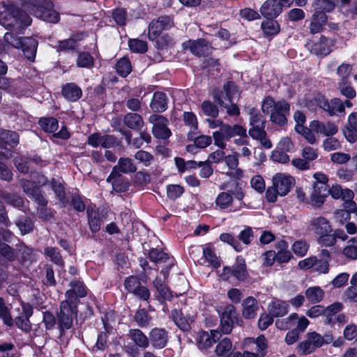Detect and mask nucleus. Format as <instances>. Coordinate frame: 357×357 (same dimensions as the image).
Instances as JSON below:
<instances>
[{
	"label": "nucleus",
	"mask_w": 357,
	"mask_h": 357,
	"mask_svg": "<svg viewBox=\"0 0 357 357\" xmlns=\"http://www.w3.org/2000/svg\"><path fill=\"white\" fill-rule=\"evenodd\" d=\"M31 23V18L25 11L12 3L3 2L0 8V24L4 28L22 33Z\"/></svg>",
	"instance_id": "nucleus-1"
},
{
	"label": "nucleus",
	"mask_w": 357,
	"mask_h": 357,
	"mask_svg": "<svg viewBox=\"0 0 357 357\" xmlns=\"http://www.w3.org/2000/svg\"><path fill=\"white\" fill-rule=\"evenodd\" d=\"M261 111L265 115L270 114V120L279 126L287 124V116L290 113V105L284 100L277 102L271 96L266 97L261 104Z\"/></svg>",
	"instance_id": "nucleus-2"
},
{
	"label": "nucleus",
	"mask_w": 357,
	"mask_h": 357,
	"mask_svg": "<svg viewBox=\"0 0 357 357\" xmlns=\"http://www.w3.org/2000/svg\"><path fill=\"white\" fill-rule=\"evenodd\" d=\"M266 122L264 117L257 109L252 108L250 110V126L251 128L248 130V134L252 139L259 141L263 147L268 149L273 145L267 138V133L265 130Z\"/></svg>",
	"instance_id": "nucleus-3"
},
{
	"label": "nucleus",
	"mask_w": 357,
	"mask_h": 357,
	"mask_svg": "<svg viewBox=\"0 0 357 357\" xmlns=\"http://www.w3.org/2000/svg\"><path fill=\"white\" fill-rule=\"evenodd\" d=\"M316 105L324 110L330 116L337 115L339 113H344L345 107H352L353 104L349 100L342 102L340 98H333L328 101L322 94L317 93L309 100L307 104L308 107Z\"/></svg>",
	"instance_id": "nucleus-4"
},
{
	"label": "nucleus",
	"mask_w": 357,
	"mask_h": 357,
	"mask_svg": "<svg viewBox=\"0 0 357 357\" xmlns=\"http://www.w3.org/2000/svg\"><path fill=\"white\" fill-rule=\"evenodd\" d=\"M77 306L68 301L61 302L59 309L56 312L57 329L60 337H63L66 332L73 327V320L77 317Z\"/></svg>",
	"instance_id": "nucleus-5"
},
{
	"label": "nucleus",
	"mask_w": 357,
	"mask_h": 357,
	"mask_svg": "<svg viewBox=\"0 0 357 357\" xmlns=\"http://www.w3.org/2000/svg\"><path fill=\"white\" fill-rule=\"evenodd\" d=\"M236 135L247 137L246 129L238 124H235L231 126L227 123H225L219 130L213 132V137L215 144L223 149L226 147L225 140L228 141Z\"/></svg>",
	"instance_id": "nucleus-6"
},
{
	"label": "nucleus",
	"mask_w": 357,
	"mask_h": 357,
	"mask_svg": "<svg viewBox=\"0 0 357 357\" xmlns=\"http://www.w3.org/2000/svg\"><path fill=\"white\" fill-rule=\"evenodd\" d=\"M34 7L33 14L36 17L50 23H56L59 21L60 15L54 8L52 1L42 0L38 2Z\"/></svg>",
	"instance_id": "nucleus-7"
},
{
	"label": "nucleus",
	"mask_w": 357,
	"mask_h": 357,
	"mask_svg": "<svg viewBox=\"0 0 357 357\" xmlns=\"http://www.w3.org/2000/svg\"><path fill=\"white\" fill-rule=\"evenodd\" d=\"M222 275L225 280L234 277L240 282L245 281L248 278V273L245 259L238 256L232 266H225L223 268Z\"/></svg>",
	"instance_id": "nucleus-8"
},
{
	"label": "nucleus",
	"mask_w": 357,
	"mask_h": 357,
	"mask_svg": "<svg viewBox=\"0 0 357 357\" xmlns=\"http://www.w3.org/2000/svg\"><path fill=\"white\" fill-rule=\"evenodd\" d=\"M24 192L38 206H45L48 204L45 192H43L39 186H37L36 182H32L27 179H22L20 181Z\"/></svg>",
	"instance_id": "nucleus-9"
},
{
	"label": "nucleus",
	"mask_w": 357,
	"mask_h": 357,
	"mask_svg": "<svg viewBox=\"0 0 357 357\" xmlns=\"http://www.w3.org/2000/svg\"><path fill=\"white\" fill-rule=\"evenodd\" d=\"M19 143V135L15 131L3 130L0 132V156L9 158L12 156V149Z\"/></svg>",
	"instance_id": "nucleus-10"
},
{
	"label": "nucleus",
	"mask_w": 357,
	"mask_h": 357,
	"mask_svg": "<svg viewBox=\"0 0 357 357\" xmlns=\"http://www.w3.org/2000/svg\"><path fill=\"white\" fill-rule=\"evenodd\" d=\"M174 25L173 17L169 15L160 16L149 25L148 37L151 40H155L163 30H168Z\"/></svg>",
	"instance_id": "nucleus-11"
},
{
	"label": "nucleus",
	"mask_w": 357,
	"mask_h": 357,
	"mask_svg": "<svg viewBox=\"0 0 357 357\" xmlns=\"http://www.w3.org/2000/svg\"><path fill=\"white\" fill-rule=\"evenodd\" d=\"M321 347V338L317 332L307 333L305 339L296 346V351L299 355L307 356L313 353L317 349Z\"/></svg>",
	"instance_id": "nucleus-12"
},
{
	"label": "nucleus",
	"mask_w": 357,
	"mask_h": 357,
	"mask_svg": "<svg viewBox=\"0 0 357 357\" xmlns=\"http://www.w3.org/2000/svg\"><path fill=\"white\" fill-rule=\"evenodd\" d=\"M149 121L153 125L152 132L155 137L167 139L171 136L172 132L167 127L169 121L167 118L159 114H152L149 117Z\"/></svg>",
	"instance_id": "nucleus-13"
},
{
	"label": "nucleus",
	"mask_w": 357,
	"mask_h": 357,
	"mask_svg": "<svg viewBox=\"0 0 357 357\" xmlns=\"http://www.w3.org/2000/svg\"><path fill=\"white\" fill-rule=\"evenodd\" d=\"M70 289L66 291L65 294L66 299L64 301L73 304L77 307L79 303V298L86 296V287L83 282L79 280H73L70 282Z\"/></svg>",
	"instance_id": "nucleus-14"
},
{
	"label": "nucleus",
	"mask_w": 357,
	"mask_h": 357,
	"mask_svg": "<svg viewBox=\"0 0 357 357\" xmlns=\"http://www.w3.org/2000/svg\"><path fill=\"white\" fill-rule=\"evenodd\" d=\"M169 342V333L163 328H153L149 333V344L156 349L165 348Z\"/></svg>",
	"instance_id": "nucleus-15"
},
{
	"label": "nucleus",
	"mask_w": 357,
	"mask_h": 357,
	"mask_svg": "<svg viewBox=\"0 0 357 357\" xmlns=\"http://www.w3.org/2000/svg\"><path fill=\"white\" fill-rule=\"evenodd\" d=\"M342 305L340 303H335L326 308L324 322L331 326L335 323L343 324L346 323V316L344 314H338L342 310Z\"/></svg>",
	"instance_id": "nucleus-16"
},
{
	"label": "nucleus",
	"mask_w": 357,
	"mask_h": 357,
	"mask_svg": "<svg viewBox=\"0 0 357 357\" xmlns=\"http://www.w3.org/2000/svg\"><path fill=\"white\" fill-rule=\"evenodd\" d=\"M273 185L276 188L280 196L286 195L294 185V178L291 176L278 173L273 177Z\"/></svg>",
	"instance_id": "nucleus-17"
},
{
	"label": "nucleus",
	"mask_w": 357,
	"mask_h": 357,
	"mask_svg": "<svg viewBox=\"0 0 357 357\" xmlns=\"http://www.w3.org/2000/svg\"><path fill=\"white\" fill-rule=\"evenodd\" d=\"M183 45L184 48L189 49L192 54L198 56L206 55L211 49L209 43L203 38L196 40H189Z\"/></svg>",
	"instance_id": "nucleus-18"
},
{
	"label": "nucleus",
	"mask_w": 357,
	"mask_h": 357,
	"mask_svg": "<svg viewBox=\"0 0 357 357\" xmlns=\"http://www.w3.org/2000/svg\"><path fill=\"white\" fill-rule=\"evenodd\" d=\"M88 218V225L92 233H97L100 230L101 226L104 222L105 215L102 211L93 209L88 207L86 209Z\"/></svg>",
	"instance_id": "nucleus-19"
},
{
	"label": "nucleus",
	"mask_w": 357,
	"mask_h": 357,
	"mask_svg": "<svg viewBox=\"0 0 357 357\" xmlns=\"http://www.w3.org/2000/svg\"><path fill=\"white\" fill-rule=\"evenodd\" d=\"M310 126L314 132L326 137L333 136L338 132L337 126L331 121L322 122L314 120Z\"/></svg>",
	"instance_id": "nucleus-20"
},
{
	"label": "nucleus",
	"mask_w": 357,
	"mask_h": 357,
	"mask_svg": "<svg viewBox=\"0 0 357 357\" xmlns=\"http://www.w3.org/2000/svg\"><path fill=\"white\" fill-rule=\"evenodd\" d=\"M221 337L219 331L211 330V333L201 331L197 338V346L200 349H206L213 346Z\"/></svg>",
	"instance_id": "nucleus-21"
},
{
	"label": "nucleus",
	"mask_w": 357,
	"mask_h": 357,
	"mask_svg": "<svg viewBox=\"0 0 357 357\" xmlns=\"http://www.w3.org/2000/svg\"><path fill=\"white\" fill-rule=\"evenodd\" d=\"M137 167L132 159L128 157L120 158L117 165L113 167L111 172L122 175L136 172Z\"/></svg>",
	"instance_id": "nucleus-22"
},
{
	"label": "nucleus",
	"mask_w": 357,
	"mask_h": 357,
	"mask_svg": "<svg viewBox=\"0 0 357 357\" xmlns=\"http://www.w3.org/2000/svg\"><path fill=\"white\" fill-rule=\"evenodd\" d=\"M171 318L175 324L183 331H188L191 328L193 318L188 314L184 315L178 309H173L171 311Z\"/></svg>",
	"instance_id": "nucleus-23"
},
{
	"label": "nucleus",
	"mask_w": 357,
	"mask_h": 357,
	"mask_svg": "<svg viewBox=\"0 0 357 357\" xmlns=\"http://www.w3.org/2000/svg\"><path fill=\"white\" fill-rule=\"evenodd\" d=\"M261 14L266 19L275 18L281 13V5L278 0H266L260 8Z\"/></svg>",
	"instance_id": "nucleus-24"
},
{
	"label": "nucleus",
	"mask_w": 357,
	"mask_h": 357,
	"mask_svg": "<svg viewBox=\"0 0 357 357\" xmlns=\"http://www.w3.org/2000/svg\"><path fill=\"white\" fill-rule=\"evenodd\" d=\"M242 315L245 319H255L259 310V303L253 296H248L242 303Z\"/></svg>",
	"instance_id": "nucleus-25"
},
{
	"label": "nucleus",
	"mask_w": 357,
	"mask_h": 357,
	"mask_svg": "<svg viewBox=\"0 0 357 357\" xmlns=\"http://www.w3.org/2000/svg\"><path fill=\"white\" fill-rule=\"evenodd\" d=\"M106 181L111 183L113 190L119 193L126 192L130 187V182L127 178L112 172H110Z\"/></svg>",
	"instance_id": "nucleus-26"
},
{
	"label": "nucleus",
	"mask_w": 357,
	"mask_h": 357,
	"mask_svg": "<svg viewBox=\"0 0 357 357\" xmlns=\"http://www.w3.org/2000/svg\"><path fill=\"white\" fill-rule=\"evenodd\" d=\"M38 41L31 37H24L20 50L24 56L30 61H33L36 57Z\"/></svg>",
	"instance_id": "nucleus-27"
},
{
	"label": "nucleus",
	"mask_w": 357,
	"mask_h": 357,
	"mask_svg": "<svg viewBox=\"0 0 357 357\" xmlns=\"http://www.w3.org/2000/svg\"><path fill=\"white\" fill-rule=\"evenodd\" d=\"M346 139L354 143L357 141V112H352L348 116V124L344 130Z\"/></svg>",
	"instance_id": "nucleus-28"
},
{
	"label": "nucleus",
	"mask_w": 357,
	"mask_h": 357,
	"mask_svg": "<svg viewBox=\"0 0 357 357\" xmlns=\"http://www.w3.org/2000/svg\"><path fill=\"white\" fill-rule=\"evenodd\" d=\"M334 42L325 36H321L319 41L314 43L312 51L317 55L326 56L333 50Z\"/></svg>",
	"instance_id": "nucleus-29"
},
{
	"label": "nucleus",
	"mask_w": 357,
	"mask_h": 357,
	"mask_svg": "<svg viewBox=\"0 0 357 357\" xmlns=\"http://www.w3.org/2000/svg\"><path fill=\"white\" fill-rule=\"evenodd\" d=\"M168 100L167 95L160 91L153 93L150 107L154 112L161 113L167 109Z\"/></svg>",
	"instance_id": "nucleus-30"
},
{
	"label": "nucleus",
	"mask_w": 357,
	"mask_h": 357,
	"mask_svg": "<svg viewBox=\"0 0 357 357\" xmlns=\"http://www.w3.org/2000/svg\"><path fill=\"white\" fill-rule=\"evenodd\" d=\"M287 302L279 299L271 301L268 306V311L273 317H280L286 315L289 312Z\"/></svg>",
	"instance_id": "nucleus-31"
},
{
	"label": "nucleus",
	"mask_w": 357,
	"mask_h": 357,
	"mask_svg": "<svg viewBox=\"0 0 357 357\" xmlns=\"http://www.w3.org/2000/svg\"><path fill=\"white\" fill-rule=\"evenodd\" d=\"M63 97L69 101L75 102L82 96L81 88L75 83H67L62 87Z\"/></svg>",
	"instance_id": "nucleus-32"
},
{
	"label": "nucleus",
	"mask_w": 357,
	"mask_h": 357,
	"mask_svg": "<svg viewBox=\"0 0 357 357\" xmlns=\"http://www.w3.org/2000/svg\"><path fill=\"white\" fill-rule=\"evenodd\" d=\"M123 120L124 126L135 131L141 130L144 126V120L137 113H127L124 115Z\"/></svg>",
	"instance_id": "nucleus-33"
},
{
	"label": "nucleus",
	"mask_w": 357,
	"mask_h": 357,
	"mask_svg": "<svg viewBox=\"0 0 357 357\" xmlns=\"http://www.w3.org/2000/svg\"><path fill=\"white\" fill-rule=\"evenodd\" d=\"M310 226L319 236L332 231V228L328 220L324 217L313 218L310 222Z\"/></svg>",
	"instance_id": "nucleus-34"
},
{
	"label": "nucleus",
	"mask_w": 357,
	"mask_h": 357,
	"mask_svg": "<svg viewBox=\"0 0 357 357\" xmlns=\"http://www.w3.org/2000/svg\"><path fill=\"white\" fill-rule=\"evenodd\" d=\"M128 336L139 347L146 349L149 347V337H148L141 330L130 329Z\"/></svg>",
	"instance_id": "nucleus-35"
},
{
	"label": "nucleus",
	"mask_w": 357,
	"mask_h": 357,
	"mask_svg": "<svg viewBox=\"0 0 357 357\" xmlns=\"http://www.w3.org/2000/svg\"><path fill=\"white\" fill-rule=\"evenodd\" d=\"M326 22L327 15L326 14H316L314 13L309 25L310 33L316 34L321 32Z\"/></svg>",
	"instance_id": "nucleus-36"
},
{
	"label": "nucleus",
	"mask_w": 357,
	"mask_h": 357,
	"mask_svg": "<svg viewBox=\"0 0 357 357\" xmlns=\"http://www.w3.org/2000/svg\"><path fill=\"white\" fill-rule=\"evenodd\" d=\"M50 183L57 199L63 204H66L68 200L66 196V189L63 182L53 178L50 181Z\"/></svg>",
	"instance_id": "nucleus-37"
},
{
	"label": "nucleus",
	"mask_w": 357,
	"mask_h": 357,
	"mask_svg": "<svg viewBox=\"0 0 357 357\" xmlns=\"http://www.w3.org/2000/svg\"><path fill=\"white\" fill-rule=\"evenodd\" d=\"M305 296L310 303H317L324 297V290L319 286L310 287L305 291Z\"/></svg>",
	"instance_id": "nucleus-38"
},
{
	"label": "nucleus",
	"mask_w": 357,
	"mask_h": 357,
	"mask_svg": "<svg viewBox=\"0 0 357 357\" xmlns=\"http://www.w3.org/2000/svg\"><path fill=\"white\" fill-rule=\"evenodd\" d=\"M82 33L77 34L76 36H73L68 39L59 40L58 46L56 47L57 51H70L74 50L77 47V41L82 38Z\"/></svg>",
	"instance_id": "nucleus-39"
},
{
	"label": "nucleus",
	"mask_w": 357,
	"mask_h": 357,
	"mask_svg": "<svg viewBox=\"0 0 357 357\" xmlns=\"http://www.w3.org/2000/svg\"><path fill=\"white\" fill-rule=\"evenodd\" d=\"M43 254L45 256L49 257L52 263L61 267L64 266V260L58 248L46 247L44 249Z\"/></svg>",
	"instance_id": "nucleus-40"
},
{
	"label": "nucleus",
	"mask_w": 357,
	"mask_h": 357,
	"mask_svg": "<svg viewBox=\"0 0 357 357\" xmlns=\"http://www.w3.org/2000/svg\"><path fill=\"white\" fill-rule=\"evenodd\" d=\"M313 6L316 14H326L333 10L335 7L330 0H314Z\"/></svg>",
	"instance_id": "nucleus-41"
},
{
	"label": "nucleus",
	"mask_w": 357,
	"mask_h": 357,
	"mask_svg": "<svg viewBox=\"0 0 357 357\" xmlns=\"http://www.w3.org/2000/svg\"><path fill=\"white\" fill-rule=\"evenodd\" d=\"M337 89L340 94L347 99H353L356 96L355 89L347 80L340 81L337 84Z\"/></svg>",
	"instance_id": "nucleus-42"
},
{
	"label": "nucleus",
	"mask_w": 357,
	"mask_h": 357,
	"mask_svg": "<svg viewBox=\"0 0 357 357\" xmlns=\"http://www.w3.org/2000/svg\"><path fill=\"white\" fill-rule=\"evenodd\" d=\"M342 254L349 259H357V237H354L347 242L342 250Z\"/></svg>",
	"instance_id": "nucleus-43"
},
{
	"label": "nucleus",
	"mask_w": 357,
	"mask_h": 357,
	"mask_svg": "<svg viewBox=\"0 0 357 357\" xmlns=\"http://www.w3.org/2000/svg\"><path fill=\"white\" fill-rule=\"evenodd\" d=\"M41 128L47 132H54L59 128L58 120L54 117H43L38 122Z\"/></svg>",
	"instance_id": "nucleus-44"
},
{
	"label": "nucleus",
	"mask_w": 357,
	"mask_h": 357,
	"mask_svg": "<svg viewBox=\"0 0 357 357\" xmlns=\"http://www.w3.org/2000/svg\"><path fill=\"white\" fill-rule=\"evenodd\" d=\"M274 18L267 19L261 23V29L265 35L274 36L279 33L280 25L278 22L273 20Z\"/></svg>",
	"instance_id": "nucleus-45"
},
{
	"label": "nucleus",
	"mask_w": 357,
	"mask_h": 357,
	"mask_svg": "<svg viewBox=\"0 0 357 357\" xmlns=\"http://www.w3.org/2000/svg\"><path fill=\"white\" fill-rule=\"evenodd\" d=\"M117 73L123 77H127L132 70V66L128 58L123 57L116 64Z\"/></svg>",
	"instance_id": "nucleus-46"
},
{
	"label": "nucleus",
	"mask_w": 357,
	"mask_h": 357,
	"mask_svg": "<svg viewBox=\"0 0 357 357\" xmlns=\"http://www.w3.org/2000/svg\"><path fill=\"white\" fill-rule=\"evenodd\" d=\"M0 319L5 325L9 327L13 326V319L10 309L6 305L4 299L1 297H0Z\"/></svg>",
	"instance_id": "nucleus-47"
},
{
	"label": "nucleus",
	"mask_w": 357,
	"mask_h": 357,
	"mask_svg": "<svg viewBox=\"0 0 357 357\" xmlns=\"http://www.w3.org/2000/svg\"><path fill=\"white\" fill-rule=\"evenodd\" d=\"M15 224L20 229L22 235L30 233L32 231L33 228V222L29 217L26 215L20 217L15 222Z\"/></svg>",
	"instance_id": "nucleus-48"
},
{
	"label": "nucleus",
	"mask_w": 357,
	"mask_h": 357,
	"mask_svg": "<svg viewBox=\"0 0 357 357\" xmlns=\"http://www.w3.org/2000/svg\"><path fill=\"white\" fill-rule=\"evenodd\" d=\"M152 318L145 309H139L135 314V321L141 328L149 326Z\"/></svg>",
	"instance_id": "nucleus-49"
},
{
	"label": "nucleus",
	"mask_w": 357,
	"mask_h": 357,
	"mask_svg": "<svg viewBox=\"0 0 357 357\" xmlns=\"http://www.w3.org/2000/svg\"><path fill=\"white\" fill-rule=\"evenodd\" d=\"M135 173L132 182L135 186L144 188L150 183L151 175L148 172L145 171H136Z\"/></svg>",
	"instance_id": "nucleus-50"
},
{
	"label": "nucleus",
	"mask_w": 357,
	"mask_h": 357,
	"mask_svg": "<svg viewBox=\"0 0 357 357\" xmlns=\"http://www.w3.org/2000/svg\"><path fill=\"white\" fill-rule=\"evenodd\" d=\"M232 344L231 340L225 337L222 339L215 348V353L219 357H228L231 349Z\"/></svg>",
	"instance_id": "nucleus-51"
},
{
	"label": "nucleus",
	"mask_w": 357,
	"mask_h": 357,
	"mask_svg": "<svg viewBox=\"0 0 357 357\" xmlns=\"http://www.w3.org/2000/svg\"><path fill=\"white\" fill-rule=\"evenodd\" d=\"M220 317H228L229 319H232L233 321H236V324L241 326L243 324L242 319L238 317L236 307L232 304L227 305L223 311L220 314Z\"/></svg>",
	"instance_id": "nucleus-52"
},
{
	"label": "nucleus",
	"mask_w": 357,
	"mask_h": 357,
	"mask_svg": "<svg viewBox=\"0 0 357 357\" xmlns=\"http://www.w3.org/2000/svg\"><path fill=\"white\" fill-rule=\"evenodd\" d=\"M233 202V197L231 193L220 192L215 199L216 206L221 210L229 208Z\"/></svg>",
	"instance_id": "nucleus-53"
},
{
	"label": "nucleus",
	"mask_w": 357,
	"mask_h": 357,
	"mask_svg": "<svg viewBox=\"0 0 357 357\" xmlns=\"http://www.w3.org/2000/svg\"><path fill=\"white\" fill-rule=\"evenodd\" d=\"M148 257L151 261L155 264L167 262L169 259L167 253L157 248H151L149 250Z\"/></svg>",
	"instance_id": "nucleus-54"
},
{
	"label": "nucleus",
	"mask_w": 357,
	"mask_h": 357,
	"mask_svg": "<svg viewBox=\"0 0 357 357\" xmlns=\"http://www.w3.org/2000/svg\"><path fill=\"white\" fill-rule=\"evenodd\" d=\"M295 130L301 135L310 144H314L317 142V139L311 128H307L303 125H296Z\"/></svg>",
	"instance_id": "nucleus-55"
},
{
	"label": "nucleus",
	"mask_w": 357,
	"mask_h": 357,
	"mask_svg": "<svg viewBox=\"0 0 357 357\" xmlns=\"http://www.w3.org/2000/svg\"><path fill=\"white\" fill-rule=\"evenodd\" d=\"M220 240L224 243H227L229 244L231 246L234 248V249L237 252H241L243 250V246L241 243L239 242L238 238H236L232 234L229 233H223L220 236Z\"/></svg>",
	"instance_id": "nucleus-56"
},
{
	"label": "nucleus",
	"mask_w": 357,
	"mask_h": 357,
	"mask_svg": "<svg viewBox=\"0 0 357 357\" xmlns=\"http://www.w3.org/2000/svg\"><path fill=\"white\" fill-rule=\"evenodd\" d=\"M24 37H20L13 32H6L3 36L4 42L15 49H20Z\"/></svg>",
	"instance_id": "nucleus-57"
},
{
	"label": "nucleus",
	"mask_w": 357,
	"mask_h": 357,
	"mask_svg": "<svg viewBox=\"0 0 357 357\" xmlns=\"http://www.w3.org/2000/svg\"><path fill=\"white\" fill-rule=\"evenodd\" d=\"M43 323L47 331H51L55 327L57 328L56 314L54 315L50 311L43 312Z\"/></svg>",
	"instance_id": "nucleus-58"
},
{
	"label": "nucleus",
	"mask_w": 357,
	"mask_h": 357,
	"mask_svg": "<svg viewBox=\"0 0 357 357\" xmlns=\"http://www.w3.org/2000/svg\"><path fill=\"white\" fill-rule=\"evenodd\" d=\"M128 46L132 52L137 53H144L148 48L146 42L139 39L129 40Z\"/></svg>",
	"instance_id": "nucleus-59"
},
{
	"label": "nucleus",
	"mask_w": 357,
	"mask_h": 357,
	"mask_svg": "<svg viewBox=\"0 0 357 357\" xmlns=\"http://www.w3.org/2000/svg\"><path fill=\"white\" fill-rule=\"evenodd\" d=\"M202 110L206 116L215 118L218 116L219 109L215 104L210 100H204L202 103Z\"/></svg>",
	"instance_id": "nucleus-60"
},
{
	"label": "nucleus",
	"mask_w": 357,
	"mask_h": 357,
	"mask_svg": "<svg viewBox=\"0 0 357 357\" xmlns=\"http://www.w3.org/2000/svg\"><path fill=\"white\" fill-rule=\"evenodd\" d=\"M0 357H17V353L13 343L0 344Z\"/></svg>",
	"instance_id": "nucleus-61"
},
{
	"label": "nucleus",
	"mask_w": 357,
	"mask_h": 357,
	"mask_svg": "<svg viewBox=\"0 0 357 357\" xmlns=\"http://www.w3.org/2000/svg\"><path fill=\"white\" fill-rule=\"evenodd\" d=\"M223 91L225 93V98L231 102L235 95L238 93V87L232 81H227L223 85Z\"/></svg>",
	"instance_id": "nucleus-62"
},
{
	"label": "nucleus",
	"mask_w": 357,
	"mask_h": 357,
	"mask_svg": "<svg viewBox=\"0 0 357 357\" xmlns=\"http://www.w3.org/2000/svg\"><path fill=\"white\" fill-rule=\"evenodd\" d=\"M77 65L80 68H91L93 65V58L89 52H80L77 59Z\"/></svg>",
	"instance_id": "nucleus-63"
},
{
	"label": "nucleus",
	"mask_w": 357,
	"mask_h": 357,
	"mask_svg": "<svg viewBox=\"0 0 357 357\" xmlns=\"http://www.w3.org/2000/svg\"><path fill=\"white\" fill-rule=\"evenodd\" d=\"M309 249L308 243L303 240L296 241L292 245V250L298 257H303Z\"/></svg>",
	"instance_id": "nucleus-64"
}]
</instances>
